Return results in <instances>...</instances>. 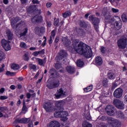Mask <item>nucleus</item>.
Masks as SVG:
<instances>
[{
    "label": "nucleus",
    "instance_id": "obj_1",
    "mask_svg": "<svg viewBox=\"0 0 127 127\" xmlns=\"http://www.w3.org/2000/svg\"><path fill=\"white\" fill-rule=\"evenodd\" d=\"M79 40L74 39L72 41L73 49L71 52H77L80 55H83L86 58H91L93 56V52L92 49L88 46L84 45V43L79 42Z\"/></svg>",
    "mask_w": 127,
    "mask_h": 127
},
{
    "label": "nucleus",
    "instance_id": "obj_2",
    "mask_svg": "<svg viewBox=\"0 0 127 127\" xmlns=\"http://www.w3.org/2000/svg\"><path fill=\"white\" fill-rule=\"evenodd\" d=\"M18 21H20V18L19 17L14 18L13 20L11 21V26L13 29H15V30H17L18 26L20 27L25 25V22L23 21H21L19 23L15 25V23H17Z\"/></svg>",
    "mask_w": 127,
    "mask_h": 127
},
{
    "label": "nucleus",
    "instance_id": "obj_3",
    "mask_svg": "<svg viewBox=\"0 0 127 127\" xmlns=\"http://www.w3.org/2000/svg\"><path fill=\"white\" fill-rule=\"evenodd\" d=\"M54 116L56 118H62L61 120L62 122H67L68 121V118L67 117H68V114L67 112L58 111L54 113Z\"/></svg>",
    "mask_w": 127,
    "mask_h": 127
},
{
    "label": "nucleus",
    "instance_id": "obj_4",
    "mask_svg": "<svg viewBox=\"0 0 127 127\" xmlns=\"http://www.w3.org/2000/svg\"><path fill=\"white\" fill-rule=\"evenodd\" d=\"M29 123V124H28ZM28 124V127H33V123L32 121H30V118H18L16 119L14 122L13 125L14 124Z\"/></svg>",
    "mask_w": 127,
    "mask_h": 127
},
{
    "label": "nucleus",
    "instance_id": "obj_5",
    "mask_svg": "<svg viewBox=\"0 0 127 127\" xmlns=\"http://www.w3.org/2000/svg\"><path fill=\"white\" fill-rule=\"evenodd\" d=\"M68 95V91L65 88H61L58 90V92L55 94L56 99L60 98H65Z\"/></svg>",
    "mask_w": 127,
    "mask_h": 127
},
{
    "label": "nucleus",
    "instance_id": "obj_6",
    "mask_svg": "<svg viewBox=\"0 0 127 127\" xmlns=\"http://www.w3.org/2000/svg\"><path fill=\"white\" fill-rule=\"evenodd\" d=\"M103 15L105 17L106 22H107L108 23H112V22L116 21L117 16H113L109 12H104L103 13Z\"/></svg>",
    "mask_w": 127,
    "mask_h": 127
},
{
    "label": "nucleus",
    "instance_id": "obj_7",
    "mask_svg": "<svg viewBox=\"0 0 127 127\" xmlns=\"http://www.w3.org/2000/svg\"><path fill=\"white\" fill-rule=\"evenodd\" d=\"M89 20L92 22L94 27L97 32L99 31V23H100V19L95 17L93 15L89 16Z\"/></svg>",
    "mask_w": 127,
    "mask_h": 127
},
{
    "label": "nucleus",
    "instance_id": "obj_8",
    "mask_svg": "<svg viewBox=\"0 0 127 127\" xmlns=\"http://www.w3.org/2000/svg\"><path fill=\"white\" fill-rule=\"evenodd\" d=\"M52 104L53 103L51 100L48 101L44 104V108L48 113H50V112H53L54 111V108L52 106Z\"/></svg>",
    "mask_w": 127,
    "mask_h": 127
},
{
    "label": "nucleus",
    "instance_id": "obj_9",
    "mask_svg": "<svg viewBox=\"0 0 127 127\" xmlns=\"http://www.w3.org/2000/svg\"><path fill=\"white\" fill-rule=\"evenodd\" d=\"M123 24L122 23V20H121V18L120 17L116 16L115 19V22L114 23V29L115 30L118 31L120 30L122 28Z\"/></svg>",
    "mask_w": 127,
    "mask_h": 127
},
{
    "label": "nucleus",
    "instance_id": "obj_10",
    "mask_svg": "<svg viewBox=\"0 0 127 127\" xmlns=\"http://www.w3.org/2000/svg\"><path fill=\"white\" fill-rule=\"evenodd\" d=\"M9 42H10L7 41L5 39H2L1 41V45L5 51H9L11 49Z\"/></svg>",
    "mask_w": 127,
    "mask_h": 127
},
{
    "label": "nucleus",
    "instance_id": "obj_11",
    "mask_svg": "<svg viewBox=\"0 0 127 127\" xmlns=\"http://www.w3.org/2000/svg\"><path fill=\"white\" fill-rule=\"evenodd\" d=\"M114 105L117 107L118 109H120V110H123L125 109V104L123 101H121L119 99H114Z\"/></svg>",
    "mask_w": 127,
    "mask_h": 127
},
{
    "label": "nucleus",
    "instance_id": "obj_12",
    "mask_svg": "<svg viewBox=\"0 0 127 127\" xmlns=\"http://www.w3.org/2000/svg\"><path fill=\"white\" fill-rule=\"evenodd\" d=\"M127 38L124 37L118 41V45L119 48L125 49V48L127 46Z\"/></svg>",
    "mask_w": 127,
    "mask_h": 127
},
{
    "label": "nucleus",
    "instance_id": "obj_13",
    "mask_svg": "<svg viewBox=\"0 0 127 127\" xmlns=\"http://www.w3.org/2000/svg\"><path fill=\"white\" fill-rule=\"evenodd\" d=\"M67 53L65 52L64 50H61L59 55L56 57V59L58 62H59V60H62L63 58H65V57H67Z\"/></svg>",
    "mask_w": 127,
    "mask_h": 127
},
{
    "label": "nucleus",
    "instance_id": "obj_14",
    "mask_svg": "<svg viewBox=\"0 0 127 127\" xmlns=\"http://www.w3.org/2000/svg\"><path fill=\"white\" fill-rule=\"evenodd\" d=\"M33 23H41L43 21V18L41 15H36L31 18Z\"/></svg>",
    "mask_w": 127,
    "mask_h": 127
},
{
    "label": "nucleus",
    "instance_id": "obj_15",
    "mask_svg": "<svg viewBox=\"0 0 127 127\" xmlns=\"http://www.w3.org/2000/svg\"><path fill=\"white\" fill-rule=\"evenodd\" d=\"M106 111L109 116H114L115 115V108L112 105H108L106 108Z\"/></svg>",
    "mask_w": 127,
    "mask_h": 127
},
{
    "label": "nucleus",
    "instance_id": "obj_16",
    "mask_svg": "<svg viewBox=\"0 0 127 127\" xmlns=\"http://www.w3.org/2000/svg\"><path fill=\"white\" fill-rule=\"evenodd\" d=\"M47 127H60V123L59 122L55 120L52 121L47 125Z\"/></svg>",
    "mask_w": 127,
    "mask_h": 127
},
{
    "label": "nucleus",
    "instance_id": "obj_17",
    "mask_svg": "<svg viewBox=\"0 0 127 127\" xmlns=\"http://www.w3.org/2000/svg\"><path fill=\"white\" fill-rule=\"evenodd\" d=\"M123 92L122 88H118L114 91V96L115 98H121L123 96Z\"/></svg>",
    "mask_w": 127,
    "mask_h": 127
},
{
    "label": "nucleus",
    "instance_id": "obj_18",
    "mask_svg": "<svg viewBox=\"0 0 127 127\" xmlns=\"http://www.w3.org/2000/svg\"><path fill=\"white\" fill-rule=\"evenodd\" d=\"M60 85V83L59 80H57L54 84H50L48 82L47 83V87L49 88V89H54V88H57L58 86Z\"/></svg>",
    "mask_w": 127,
    "mask_h": 127
},
{
    "label": "nucleus",
    "instance_id": "obj_19",
    "mask_svg": "<svg viewBox=\"0 0 127 127\" xmlns=\"http://www.w3.org/2000/svg\"><path fill=\"white\" fill-rule=\"evenodd\" d=\"M108 78L111 80L116 78V71L114 70H110L108 73Z\"/></svg>",
    "mask_w": 127,
    "mask_h": 127
},
{
    "label": "nucleus",
    "instance_id": "obj_20",
    "mask_svg": "<svg viewBox=\"0 0 127 127\" xmlns=\"http://www.w3.org/2000/svg\"><path fill=\"white\" fill-rule=\"evenodd\" d=\"M95 64L97 66H101L103 64V60L102 59V58L100 57H97L95 58Z\"/></svg>",
    "mask_w": 127,
    "mask_h": 127
},
{
    "label": "nucleus",
    "instance_id": "obj_21",
    "mask_svg": "<svg viewBox=\"0 0 127 127\" xmlns=\"http://www.w3.org/2000/svg\"><path fill=\"white\" fill-rule=\"evenodd\" d=\"M66 70L69 74H73V73H75L76 71L74 66H71L70 65L66 67Z\"/></svg>",
    "mask_w": 127,
    "mask_h": 127
},
{
    "label": "nucleus",
    "instance_id": "obj_22",
    "mask_svg": "<svg viewBox=\"0 0 127 127\" xmlns=\"http://www.w3.org/2000/svg\"><path fill=\"white\" fill-rule=\"evenodd\" d=\"M35 32H45V27H36L35 28Z\"/></svg>",
    "mask_w": 127,
    "mask_h": 127
},
{
    "label": "nucleus",
    "instance_id": "obj_23",
    "mask_svg": "<svg viewBox=\"0 0 127 127\" xmlns=\"http://www.w3.org/2000/svg\"><path fill=\"white\" fill-rule=\"evenodd\" d=\"M76 64L77 67H83L85 64H84V62L81 60H78L77 61Z\"/></svg>",
    "mask_w": 127,
    "mask_h": 127
},
{
    "label": "nucleus",
    "instance_id": "obj_24",
    "mask_svg": "<svg viewBox=\"0 0 127 127\" xmlns=\"http://www.w3.org/2000/svg\"><path fill=\"white\" fill-rule=\"evenodd\" d=\"M39 54H44V51H36L34 52L32 55L34 56L35 57H36L37 56H38Z\"/></svg>",
    "mask_w": 127,
    "mask_h": 127
},
{
    "label": "nucleus",
    "instance_id": "obj_25",
    "mask_svg": "<svg viewBox=\"0 0 127 127\" xmlns=\"http://www.w3.org/2000/svg\"><path fill=\"white\" fill-rule=\"evenodd\" d=\"M5 35H6L7 38H8V40H12V33L11 32H6Z\"/></svg>",
    "mask_w": 127,
    "mask_h": 127
},
{
    "label": "nucleus",
    "instance_id": "obj_26",
    "mask_svg": "<svg viewBox=\"0 0 127 127\" xmlns=\"http://www.w3.org/2000/svg\"><path fill=\"white\" fill-rule=\"evenodd\" d=\"M82 127H92V124H91V123L88 122L84 121V122H83Z\"/></svg>",
    "mask_w": 127,
    "mask_h": 127
},
{
    "label": "nucleus",
    "instance_id": "obj_27",
    "mask_svg": "<svg viewBox=\"0 0 127 127\" xmlns=\"http://www.w3.org/2000/svg\"><path fill=\"white\" fill-rule=\"evenodd\" d=\"M93 90V85H90L89 86L84 88V91L85 93H88V92H91Z\"/></svg>",
    "mask_w": 127,
    "mask_h": 127
},
{
    "label": "nucleus",
    "instance_id": "obj_28",
    "mask_svg": "<svg viewBox=\"0 0 127 127\" xmlns=\"http://www.w3.org/2000/svg\"><path fill=\"white\" fill-rule=\"evenodd\" d=\"M26 112H27V107L25 105V102H24L22 108V113H23V114H26Z\"/></svg>",
    "mask_w": 127,
    "mask_h": 127
},
{
    "label": "nucleus",
    "instance_id": "obj_29",
    "mask_svg": "<svg viewBox=\"0 0 127 127\" xmlns=\"http://www.w3.org/2000/svg\"><path fill=\"white\" fill-rule=\"evenodd\" d=\"M70 15H71V12H70V11H67L63 14V16L64 18H66V17L70 16Z\"/></svg>",
    "mask_w": 127,
    "mask_h": 127
},
{
    "label": "nucleus",
    "instance_id": "obj_30",
    "mask_svg": "<svg viewBox=\"0 0 127 127\" xmlns=\"http://www.w3.org/2000/svg\"><path fill=\"white\" fill-rule=\"evenodd\" d=\"M11 67L13 70H18L19 69V65L15 64H12Z\"/></svg>",
    "mask_w": 127,
    "mask_h": 127
},
{
    "label": "nucleus",
    "instance_id": "obj_31",
    "mask_svg": "<svg viewBox=\"0 0 127 127\" xmlns=\"http://www.w3.org/2000/svg\"><path fill=\"white\" fill-rule=\"evenodd\" d=\"M62 104H63V100L62 101H56L55 105L57 108H60L61 107Z\"/></svg>",
    "mask_w": 127,
    "mask_h": 127
},
{
    "label": "nucleus",
    "instance_id": "obj_32",
    "mask_svg": "<svg viewBox=\"0 0 127 127\" xmlns=\"http://www.w3.org/2000/svg\"><path fill=\"white\" fill-rule=\"evenodd\" d=\"M63 42H64V43H65V45H68V44H70V43H71V41H70V40H68V39L66 38H63Z\"/></svg>",
    "mask_w": 127,
    "mask_h": 127
},
{
    "label": "nucleus",
    "instance_id": "obj_33",
    "mask_svg": "<svg viewBox=\"0 0 127 127\" xmlns=\"http://www.w3.org/2000/svg\"><path fill=\"white\" fill-rule=\"evenodd\" d=\"M85 117L86 118L87 120H91V115H90V112H89V111L85 112Z\"/></svg>",
    "mask_w": 127,
    "mask_h": 127
},
{
    "label": "nucleus",
    "instance_id": "obj_34",
    "mask_svg": "<svg viewBox=\"0 0 127 127\" xmlns=\"http://www.w3.org/2000/svg\"><path fill=\"white\" fill-rule=\"evenodd\" d=\"M16 34L18 37H22V36H25V35H26V33L16 32Z\"/></svg>",
    "mask_w": 127,
    "mask_h": 127
},
{
    "label": "nucleus",
    "instance_id": "obj_35",
    "mask_svg": "<svg viewBox=\"0 0 127 127\" xmlns=\"http://www.w3.org/2000/svg\"><path fill=\"white\" fill-rule=\"evenodd\" d=\"M36 62L38 63V64L42 65H43V60L41 59H39V58H36Z\"/></svg>",
    "mask_w": 127,
    "mask_h": 127
},
{
    "label": "nucleus",
    "instance_id": "obj_36",
    "mask_svg": "<svg viewBox=\"0 0 127 127\" xmlns=\"http://www.w3.org/2000/svg\"><path fill=\"white\" fill-rule=\"evenodd\" d=\"M20 47L21 48H25V49H26L28 48V46L26 45V44L23 42H22L20 44Z\"/></svg>",
    "mask_w": 127,
    "mask_h": 127
},
{
    "label": "nucleus",
    "instance_id": "obj_37",
    "mask_svg": "<svg viewBox=\"0 0 127 127\" xmlns=\"http://www.w3.org/2000/svg\"><path fill=\"white\" fill-rule=\"evenodd\" d=\"M56 73V71L55 69L52 68L49 70V74L51 75V76H53Z\"/></svg>",
    "mask_w": 127,
    "mask_h": 127
},
{
    "label": "nucleus",
    "instance_id": "obj_38",
    "mask_svg": "<svg viewBox=\"0 0 127 127\" xmlns=\"http://www.w3.org/2000/svg\"><path fill=\"white\" fill-rule=\"evenodd\" d=\"M118 116L121 119H125V115H124L122 111H119L118 112Z\"/></svg>",
    "mask_w": 127,
    "mask_h": 127
},
{
    "label": "nucleus",
    "instance_id": "obj_39",
    "mask_svg": "<svg viewBox=\"0 0 127 127\" xmlns=\"http://www.w3.org/2000/svg\"><path fill=\"white\" fill-rule=\"evenodd\" d=\"M5 74L7 76H15L16 73L15 72H11L9 71H6Z\"/></svg>",
    "mask_w": 127,
    "mask_h": 127
},
{
    "label": "nucleus",
    "instance_id": "obj_40",
    "mask_svg": "<svg viewBox=\"0 0 127 127\" xmlns=\"http://www.w3.org/2000/svg\"><path fill=\"white\" fill-rule=\"evenodd\" d=\"M4 58H5V55H4V53L1 51H0V61H1L2 59H4Z\"/></svg>",
    "mask_w": 127,
    "mask_h": 127
},
{
    "label": "nucleus",
    "instance_id": "obj_41",
    "mask_svg": "<svg viewBox=\"0 0 127 127\" xmlns=\"http://www.w3.org/2000/svg\"><path fill=\"white\" fill-rule=\"evenodd\" d=\"M79 25L81 27H86L87 26V24L84 21H80L79 22Z\"/></svg>",
    "mask_w": 127,
    "mask_h": 127
},
{
    "label": "nucleus",
    "instance_id": "obj_42",
    "mask_svg": "<svg viewBox=\"0 0 127 127\" xmlns=\"http://www.w3.org/2000/svg\"><path fill=\"white\" fill-rule=\"evenodd\" d=\"M122 18L123 22H127V15L125 14H123L122 16Z\"/></svg>",
    "mask_w": 127,
    "mask_h": 127
},
{
    "label": "nucleus",
    "instance_id": "obj_43",
    "mask_svg": "<svg viewBox=\"0 0 127 127\" xmlns=\"http://www.w3.org/2000/svg\"><path fill=\"white\" fill-rule=\"evenodd\" d=\"M29 67L31 69H32L33 70H35V69H36V65L33 64H29Z\"/></svg>",
    "mask_w": 127,
    "mask_h": 127
},
{
    "label": "nucleus",
    "instance_id": "obj_44",
    "mask_svg": "<svg viewBox=\"0 0 127 127\" xmlns=\"http://www.w3.org/2000/svg\"><path fill=\"white\" fill-rule=\"evenodd\" d=\"M59 23V19L55 18L54 19V25L56 26H58V24Z\"/></svg>",
    "mask_w": 127,
    "mask_h": 127
},
{
    "label": "nucleus",
    "instance_id": "obj_45",
    "mask_svg": "<svg viewBox=\"0 0 127 127\" xmlns=\"http://www.w3.org/2000/svg\"><path fill=\"white\" fill-rule=\"evenodd\" d=\"M23 58L25 61H28V60H29V57L27 54H25L23 56Z\"/></svg>",
    "mask_w": 127,
    "mask_h": 127
},
{
    "label": "nucleus",
    "instance_id": "obj_46",
    "mask_svg": "<svg viewBox=\"0 0 127 127\" xmlns=\"http://www.w3.org/2000/svg\"><path fill=\"white\" fill-rule=\"evenodd\" d=\"M7 99H8V97H7V96L5 95H2L1 96H0V100H7Z\"/></svg>",
    "mask_w": 127,
    "mask_h": 127
},
{
    "label": "nucleus",
    "instance_id": "obj_47",
    "mask_svg": "<svg viewBox=\"0 0 127 127\" xmlns=\"http://www.w3.org/2000/svg\"><path fill=\"white\" fill-rule=\"evenodd\" d=\"M111 10L114 13H117L120 11V10L118 9L115 8H112Z\"/></svg>",
    "mask_w": 127,
    "mask_h": 127
},
{
    "label": "nucleus",
    "instance_id": "obj_48",
    "mask_svg": "<svg viewBox=\"0 0 127 127\" xmlns=\"http://www.w3.org/2000/svg\"><path fill=\"white\" fill-rule=\"evenodd\" d=\"M4 71V64L1 65V67H0V73H1Z\"/></svg>",
    "mask_w": 127,
    "mask_h": 127
},
{
    "label": "nucleus",
    "instance_id": "obj_49",
    "mask_svg": "<svg viewBox=\"0 0 127 127\" xmlns=\"http://www.w3.org/2000/svg\"><path fill=\"white\" fill-rule=\"evenodd\" d=\"M44 39H45V40L43 41L42 44V46H45V45H46V41L47 40V39L45 36L44 37Z\"/></svg>",
    "mask_w": 127,
    "mask_h": 127
},
{
    "label": "nucleus",
    "instance_id": "obj_50",
    "mask_svg": "<svg viewBox=\"0 0 127 127\" xmlns=\"http://www.w3.org/2000/svg\"><path fill=\"white\" fill-rule=\"evenodd\" d=\"M55 67L56 69H60V68H61V64H55Z\"/></svg>",
    "mask_w": 127,
    "mask_h": 127
},
{
    "label": "nucleus",
    "instance_id": "obj_51",
    "mask_svg": "<svg viewBox=\"0 0 127 127\" xmlns=\"http://www.w3.org/2000/svg\"><path fill=\"white\" fill-rule=\"evenodd\" d=\"M6 110V108L4 107H0V112H3Z\"/></svg>",
    "mask_w": 127,
    "mask_h": 127
},
{
    "label": "nucleus",
    "instance_id": "obj_52",
    "mask_svg": "<svg viewBox=\"0 0 127 127\" xmlns=\"http://www.w3.org/2000/svg\"><path fill=\"white\" fill-rule=\"evenodd\" d=\"M107 83H108V79H107V78H105V79H104L103 81V84L104 86H106Z\"/></svg>",
    "mask_w": 127,
    "mask_h": 127
},
{
    "label": "nucleus",
    "instance_id": "obj_53",
    "mask_svg": "<svg viewBox=\"0 0 127 127\" xmlns=\"http://www.w3.org/2000/svg\"><path fill=\"white\" fill-rule=\"evenodd\" d=\"M101 51L102 53H105L106 52V48L102 47L101 48Z\"/></svg>",
    "mask_w": 127,
    "mask_h": 127
},
{
    "label": "nucleus",
    "instance_id": "obj_54",
    "mask_svg": "<svg viewBox=\"0 0 127 127\" xmlns=\"http://www.w3.org/2000/svg\"><path fill=\"white\" fill-rule=\"evenodd\" d=\"M47 25L49 26V27H50L51 25H52V23L51 21H47Z\"/></svg>",
    "mask_w": 127,
    "mask_h": 127
},
{
    "label": "nucleus",
    "instance_id": "obj_55",
    "mask_svg": "<svg viewBox=\"0 0 127 127\" xmlns=\"http://www.w3.org/2000/svg\"><path fill=\"white\" fill-rule=\"evenodd\" d=\"M66 100L67 101V102H70L71 101H72V97H68L66 98Z\"/></svg>",
    "mask_w": 127,
    "mask_h": 127
},
{
    "label": "nucleus",
    "instance_id": "obj_56",
    "mask_svg": "<svg viewBox=\"0 0 127 127\" xmlns=\"http://www.w3.org/2000/svg\"><path fill=\"white\" fill-rule=\"evenodd\" d=\"M76 32H83V29L81 28L80 29L76 28Z\"/></svg>",
    "mask_w": 127,
    "mask_h": 127
},
{
    "label": "nucleus",
    "instance_id": "obj_57",
    "mask_svg": "<svg viewBox=\"0 0 127 127\" xmlns=\"http://www.w3.org/2000/svg\"><path fill=\"white\" fill-rule=\"evenodd\" d=\"M10 89H11V90H15V86H14V85H11L10 86Z\"/></svg>",
    "mask_w": 127,
    "mask_h": 127
},
{
    "label": "nucleus",
    "instance_id": "obj_58",
    "mask_svg": "<svg viewBox=\"0 0 127 127\" xmlns=\"http://www.w3.org/2000/svg\"><path fill=\"white\" fill-rule=\"evenodd\" d=\"M32 2L34 4H35V3L38 4V3H39V1H38V0H33Z\"/></svg>",
    "mask_w": 127,
    "mask_h": 127
},
{
    "label": "nucleus",
    "instance_id": "obj_59",
    "mask_svg": "<svg viewBox=\"0 0 127 127\" xmlns=\"http://www.w3.org/2000/svg\"><path fill=\"white\" fill-rule=\"evenodd\" d=\"M4 88H1L0 89V93H1V94H2L4 92Z\"/></svg>",
    "mask_w": 127,
    "mask_h": 127
},
{
    "label": "nucleus",
    "instance_id": "obj_60",
    "mask_svg": "<svg viewBox=\"0 0 127 127\" xmlns=\"http://www.w3.org/2000/svg\"><path fill=\"white\" fill-rule=\"evenodd\" d=\"M21 0V3L24 4V3H26V2H27L28 0Z\"/></svg>",
    "mask_w": 127,
    "mask_h": 127
},
{
    "label": "nucleus",
    "instance_id": "obj_61",
    "mask_svg": "<svg viewBox=\"0 0 127 127\" xmlns=\"http://www.w3.org/2000/svg\"><path fill=\"white\" fill-rule=\"evenodd\" d=\"M30 97H31V94H30V93H27V99H30Z\"/></svg>",
    "mask_w": 127,
    "mask_h": 127
},
{
    "label": "nucleus",
    "instance_id": "obj_62",
    "mask_svg": "<svg viewBox=\"0 0 127 127\" xmlns=\"http://www.w3.org/2000/svg\"><path fill=\"white\" fill-rule=\"evenodd\" d=\"M124 101H125V103H127V94L126 95H125V96L124 97Z\"/></svg>",
    "mask_w": 127,
    "mask_h": 127
},
{
    "label": "nucleus",
    "instance_id": "obj_63",
    "mask_svg": "<svg viewBox=\"0 0 127 127\" xmlns=\"http://www.w3.org/2000/svg\"><path fill=\"white\" fill-rule=\"evenodd\" d=\"M52 5V4L51 2H49V3H47V7H50V6H51Z\"/></svg>",
    "mask_w": 127,
    "mask_h": 127
},
{
    "label": "nucleus",
    "instance_id": "obj_64",
    "mask_svg": "<svg viewBox=\"0 0 127 127\" xmlns=\"http://www.w3.org/2000/svg\"><path fill=\"white\" fill-rule=\"evenodd\" d=\"M30 50L32 51V50H36V48L33 47L30 48Z\"/></svg>",
    "mask_w": 127,
    "mask_h": 127
}]
</instances>
